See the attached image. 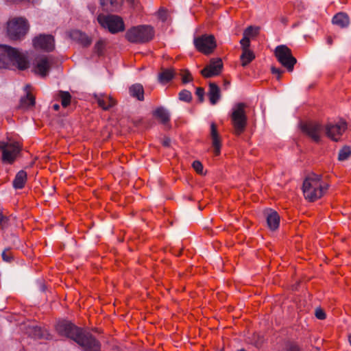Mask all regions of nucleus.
I'll list each match as a JSON object with an SVG mask.
<instances>
[{
  "label": "nucleus",
  "instance_id": "43",
  "mask_svg": "<svg viewBox=\"0 0 351 351\" xmlns=\"http://www.w3.org/2000/svg\"><path fill=\"white\" fill-rule=\"evenodd\" d=\"M283 351H300V349L297 345L291 343L287 344Z\"/></svg>",
  "mask_w": 351,
  "mask_h": 351
},
{
  "label": "nucleus",
  "instance_id": "17",
  "mask_svg": "<svg viewBox=\"0 0 351 351\" xmlns=\"http://www.w3.org/2000/svg\"><path fill=\"white\" fill-rule=\"evenodd\" d=\"M210 137L214 149V154L215 156H218L220 154L221 144L217 125L215 123H211L210 124Z\"/></svg>",
  "mask_w": 351,
  "mask_h": 351
},
{
  "label": "nucleus",
  "instance_id": "41",
  "mask_svg": "<svg viewBox=\"0 0 351 351\" xmlns=\"http://www.w3.org/2000/svg\"><path fill=\"white\" fill-rule=\"evenodd\" d=\"M315 315L317 319H321V320H323L326 318L325 312L323 311V309H322L320 308H317L315 309Z\"/></svg>",
  "mask_w": 351,
  "mask_h": 351
},
{
  "label": "nucleus",
  "instance_id": "8",
  "mask_svg": "<svg viewBox=\"0 0 351 351\" xmlns=\"http://www.w3.org/2000/svg\"><path fill=\"white\" fill-rule=\"evenodd\" d=\"M28 25L25 19H14L8 23V35L12 40H20L26 34Z\"/></svg>",
  "mask_w": 351,
  "mask_h": 351
},
{
  "label": "nucleus",
  "instance_id": "35",
  "mask_svg": "<svg viewBox=\"0 0 351 351\" xmlns=\"http://www.w3.org/2000/svg\"><path fill=\"white\" fill-rule=\"evenodd\" d=\"M182 76V81L184 84L188 83L193 80V77L188 70H182L180 73Z\"/></svg>",
  "mask_w": 351,
  "mask_h": 351
},
{
  "label": "nucleus",
  "instance_id": "3",
  "mask_svg": "<svg viewBox=\"0 0 351 351\" xmlns=\"http://www.w3.org/2000/svg\"><path fill=\"white\" fill-rule=\"evenodd\" d=\"M3 49V54H0V69L7 68L8 62L7 59L19 70H25L29 66L27 57L15 48L0 45Z\"/></svg>",
  "mask_w": 351,
  "mask_h": 351
},
{
  "label": "nucleus",
  "instance_id": "9",
  "mask_svg": "<svg viewBox=\"0 0 351 351\" xmlns=\"http://www.w3.org/2000/svg\"><path fill=\"white\" fill-rule=\"evenodd\" d=\"M98 23L104 28L108 29L112 34L123 32L125 28L123 19L116 15H102L97 17Z\"/></svg>",
  "mask_w": 351,
  "mask_h": 351
},
{
  "label": "nucleus",
  "instance_id": "5",
  "mask_svg": "<svg viewBox=\"0 0 351 351\" xmlns=\"http://www.w3.org/2000/svg\"><path fill=\"white\" fill-rule=\"evenodd\" d=\"M246 107L245 104L241 102L235 104L232 109L230 118L234 128V133L237 136L241 135L247 126Z\"/></svg>",
  "mask_w": 351,
  "mask_h": 351
},
{
  "label": "nucleus",
  "instance_id": "19",
  "mask_svg": "<svg viewBox=\"0 0 351 351\" xmlns=\"http://www.w3.org/2000/svg\"><path fill=\"white\" fill-rule=\"evenodd\" d=\"M210 102L212 105H215L221 98V92L219 87L214 82L209 83V89L208 93Z\"/></svg>",
  "mask_w": 351,
  "mask_h": 351
},
{
  "label": "nucleus",
  "instance_id": "47",
  "mask_svg": "<svg viewBox=\"0 0 351 351\" xmlns=\"http://www.w3.org/2000/svg\"><path fill=\"white\" fill-rule=\"evenodd\" d=\"M52 108L54 110L57 111L60 109V106L58 104H55L53 105Z\"/></svg>",
  "mask_w": 351,
  "mask_h": 351
},
{
  "label": "nucleus",
  "instance_id": "13",
  "mask_svg": "<svg viewBox=\"0 0 351 351\" xmlns=\"http://www.w3.org/2000/svg\"><path fill=\"white\" fill-rule=\"evenodd\" d=\"M223 69V62L221 58H213L210 64L206 66L202 71L201 74L206 78L219 75Z\"/></svg>",
  "mask_w": 351,
  "mask_h": 351
},
{
  "label": "nucleus",
  "instance_id": "24",
  "mask_svg": "<svg viewBox=\"0 0 351 351\" xmlns=\"http://www.w3.org/2000/svg\"><path fill=\"white\" fill-rule=\"evenodd\" d=\"M332 23L341 27H346L350 23L348 16L343 12H339L332 18Z\"/></svg>",
  "mask_w": 351,
  "mask_h": 351
},
{
  "label": "nucleus",
  "instance_id": "22",
  "mask_svg": "<svg viewBox=\"0 0 351 351\" xmlns=\"http://www.w3.org/2000/svg\"><path fill=\"white\" fill-rule=\"evenodd\" d=\"M130 95L138 101L144 100V88L141 84H134L129 88Z\"/></svg>",
  "mask_w": 351,
  "mask_h": 351
},
{
  "label": "nucleus",
  "instance_id": "38",
  "mask_svg": "<svg viewBox=\"0 0 351 351\" xmlns=\"http://www.w3.org/2000/svg\"><path fill=\"white\" fill-rule=\"evenodd\" d=\"M192 166H193V169H195V171L197 173H199V174L203 173V165L199 161H198V160L194 161L192 164Z\"/></svg>",
  "mask_w": 351,
  "mask_h": 351
},
{
  "label": "nucleus",
  "instance_id": "34",
  "mask_svg": "<svg viewBox=\"0 0 351 351\" xmlns=\"http://www.w3.org/2000/svg\"><path fill=\"white\" fill-rule=\"evenodd\" d=\"M179 99L181 101L189 102L192 99V95L190 91L182 90L179 93Z\"/></svg>",
  "mask_w": 351,
  "mask_h": 351
},
{
  "label": "nucleus",
  "instance_id": "50",
  "mask_svg": "<svg viewBox=\"0 0 351 351\" xmlns=\"http://www.w3.org/2000/svg\"><path fill=\"white\" fill-rule=\"evenodd\" d=\"M182 250H180L179 252H178L177 256H180L181 254Z\"/></svg>",
  "mask_w": 351,
  "mask_h": 351
},
{
  "label": "nucleus",
  "instance_id": "14",
  "mask_svg": "<svg viewBox=\"0 0 351 351\" xmlns=\"http://www.w3.org/2000/svg\"><path fill=\"white\" fill-rule=\"evenodd\" d=\"M346 129V125L344 123L337 124L328 123L325 127V132L328 138L334 141H338Z\"/></svg>",
  "mask_w": 351,
  "mask_h": 351
},
{
  "label": "nucleus",
  "instance_id": "30",
  "mask_svg": "<svg viewBox=\"0 0 351 351\" xmlns=\"http://www.w3.org/2000/svg\"><path fill=\"white\" fill-rule=\"evenodd\" d=\"M106 46V41L104 39H99L94 45L93 51L98 56H103L104 54L105 48Z\"/></svg>",
  "mask_w": 351,
  "mask_h": 351
},
{
  "label": "nucleus",
  "instance_id": "16",
  "mask_svg": "<svg viewBox=\"0 0 351 351\" xmlns=\"http://www.w3.org/2000/svg\"><path fill=\"white\" fill-rule=\"evenodd\" d=\"M51 69V62L49 58L42 57L39 58L34 68V72L42 77H45Z\"/></svg>",
  "mask_w": 351,
  "mask_h": 351
},
{
  "label": "nucleus",
  "instance_id": "40",
  "mask_svg": "<svg viewBox=\"0 0 351 351\" xmlns=\"http://www.w3.org/2000/svg\"><path fill=\"white\" fill-rule=\"evenodd\" d=\"M195 94L198 97L199 102L202 103L204 100V89L202 87L197 88Z\"/></svg>",
  "mask_w": 351,
  "mask_h": 351
},
{
  "label": "nucleus",
  "instance_id": "29",
  "mask_svg": "<svg viewBox=\"0 0 351 351\" xmlns=\"http://www.w3.org/2000/svg\"><path fill=\"white\" fill-rule=\"evenodd\" d=\"M32 334L36 339H51V335L48 331L45 329H43L40 327L35 326L32 329Z\"/></svg>",
  "mask_w": 351,
  "mask_h": 351
},
{
  "label": "nucleus",
  "instance_id": "32",
  "mask_svg": "<svg viewBox=\"0 0 351 351\" xmlns=\"http://www.w3.org/2000/svg\"><path fill=\"white\" fill-rule=\"evenodd\" d=\"M351 156V147L349 146H344L339 150L338 159L340 161L347 160Z\"/></svg>",
  "mask_w": 351,
  "mask_h": 351
},
{
  "label": "nucleus",
  "instance_id": "33",
  "mask_svg": "<svg viewBox=\"0 0 351 351\" xmlns=\"http://www.w3.org/2000/svg\"><path fill=\"white\" fill-rule=\"evenodd\" d=\"M258 27L249 26L244 30L243 36L247 38L254 37L258 34Z\"/></svg>",
  "mask_w": 351,
  "mask_h": 351
},
{
  "label": "nucleus",
  "instance_id": "25",
  "mask_svg": "<svg viewBox=\"0 0 351 351\" xmlns=\"http://www.w3.org/2000/svg\"><path fill=\"white\" fill-rule=\"evenodd\" d=\"M27 181V173L21 170L17 173L13 181V186L15 189H23Z\"/></svg>",
  "mask_w": 351,
  "mask_h": 351
},
{
  "label": "nucleus",
  "instance_id": "31",
  "mask_svg": "<svg viewBox=\"0 0 351 351\" xmlns=\"http://www.w3.org/2000/svg\"><path fill=\"white\" fill-rule=\"evenodd\" d=\"M58 96L61 99V104L64 108H66L71 103V95L67 91L60 90Z\"/></svg>",
  "mask_w": 351,
  "mask_h": 351
},
{
  "label": "nucleus",
  "instance_id": "4",
  "mask_svg": "<svg viewBox=\"0 0 351 351\" xmlns=\"http://www.w3.org/2000/svg\"><path fill=\"white\" fill-rule=\"evenodd\" d=\"M155 32L151 25H141L132 27L127 30L125 38L135 44H144L151 41L154 37Z\"/></svg>",
  "mask_w": 351,
  "mask_h": 351
},
{
  "label": "nucleus",
  "instance_id": "48",
  "mask_svg": "<svg viewBox=\"0 0 351 351\" xmlns=\"http://www.w3.org/2000/svg\"><path fill=\"white\" fill-rule=\"evenodd\" d=\"M281 21H282V23H286V22H287V19H286L285 18L282 17V18L281 19Z\"/></svg>",
  "mask_w": 351,
  "mask_h": 351
},
{
  "label": "nucleus",
  "instance_id": "37",
  "mask_svg": "<svg viewBox=\"0 0 351 351\" xmlns=\"http://www.w3.org/2000/svg\"><path fill=\"white\" fill-rule=\"evenodd\" d=\"M158 18L162 21H166L169 16V14L166 9L160 8L158 12Z\"/></svg>",
  "mask_w": 351,
  "mask_h": 351
},
{
  "label": "nucleus",
  "instance_id": "18",
  "mask_svg": "<svg viewBox=\"0 0 351 351\" xmlns=\"http://www.w3.org/2000/svg\"><path fill=\"white\" fill-rule=\"evenodd\" d=\"M70 37L85 47L90 46L92 43V39L80 30L75 29L71 31L70 32Z\"/></svg>",
  "mask_w": 351,
  "mask_h": 351
},
{
  "label": "nucleus",
  "instance_id": "42",
  "mask_svg": "<svg viewBox=\"0 0 351 351\" xmlns=\"http://www.w3.org/2000/svg\"><path fill=\"white\" fill-rule=\"evenodd\" d=\"M271 73L274 75H276L277 80H280L282 75V73H283V71L280 68H276L275 66H271Z\"/></svg>",
  "mask_w": 351,
  "mask_h": 351
},
{
  "label": "nucleus",
  "instance_id": "10",
  "mask_svg": "<svg viewBox=\"0 0 351 351\" xmlns=\"http://www.w3.org/2000/svg\"><path fill=\"white\" fill-rule=\"evenodd\" d=\"M194 45L196 49L205 54L212 53L217 47L215 38L213 35H202L194 38Z\"/></svg>",
  "mask_w": 351,
  "mask_h": 351
},
{
  "label": "nucleus",
  "instance_id": "1",
  "mask_svg": "<svg viewBox=\"0 0 351 351\" xmlns=\"http://www.w3.org/2000/svg\"><path fill=\"white\" fill-rule=\"evenodd\" d=\"M58 335L69 338L80 346L84 351H101V343L89 332L71 322L62 320L56 325Z\"/></svg>",
  "mask_w": 351,
  "mask_h": 351
},
{
  "label": "nucleus",
  "instance_id": "7",
  "mask_svg": "<svg viewBox=\"0 0 351 351\" xmlns=\"http://www.w3.org/2000/svg\"><path fill=\"white\" fill-rule=\"evenodd\" d=\"M274 54L278 61L287 69L288 71L293 70L297 60L292 55L291 50L285 45H278L274 50Z\"/></svg>",
  "mask_w": 351,
  "mask_h": 351
},
{
  "label": "nucleus",
  "instance_id": "26",
  "mask_svg": "<svg viewBox=\"0 0 351 351\" xmlns=\"http://www.w3.org/2000/svg\"><path fill=\"white\" fill-rule=\"evenodd\" d=\"M35 105V97L29 92H27L26 95L22 97L20 100V108L27 109L33 107Z\"/></svg>",
  "mask_w": 351,
  "mask_h": 351
},
{
  "label": "nucleus",
  "instance_id": "28",
  "mask_svg": "<svg viewBox=\"0 0 351 351\" xmlns=\"http://www.w3.org/2000/svg\"><path fill=\"white\" fill-rule=\"evenodd\" d=\"M255 58V54L252 50L242 51L240 60L243 66H246Z\"/></svg>",
  "mask_w": 351,
  "mask_h": 351
},
{
  "label": "nucleus",
  "instance_id": "11",
  "mask_svg": "<svg viewBox=\"0 0 351 351\" xmlns=\"http://www.w3.org/2000/svg\"><path fill=\"white\" fill-rule=\"evenodd\" d=\"M302 131L315 143L319 142L324 127L319 123L308 121L302 124Z\"/></svg>",
  "mask_w": 351,
  "mask_h": 351
},
{
  "label": "nucleus",
  "instance_id": "49",
  "mask_svg": "<svg viewBox=\"0 0 351 351\" xmlns=\"http://www.w3.org/2000/svg\"><path fill=\"white\" fill-rule=\"evenodd\" d=\"M348 341H349V343L351 346V334L348 335Z\"/></svg>",
  "mask_w": 351,
  "mask_h": 351
},
{
  "label": "nucleus",
  "instance_id": "46",
  "mask_svg": "<svg viewBox=\"0 0 351 351\" xmlns=\"http://www.w3.org/2000/svg\"><path fill=\"white\" fill-rule=\"evenodd\" d=\"M326 43L329 45H332V43H333L332 38L331 36H328L327 38H326Z\"/></svg>",
  "mask_w": 351,
  "mask_h": 351
},
{
  "label": "nucleus",
  "instance_id": "23",
  "mask_svg": "<svg viewBox=\"0 0 351 351\" xmlns=\"http://www.w3.org/2000/svg\"><path fill=\"white\" fill-rule=\"evenodd\" d=\"M153 115L160 120L163 125L167 124L170 121V116L168 111L163 107L157 108L154 112Z\"/></svg>",
  "mask_w": 351,
  "mask_h": 351
},
{
  "label": "nucleus",
  "instance_id": "39",
  "mask_svg": "<svg viewBox=\"0 0 351 351\" xmlns=\"http://www.w3.org/2000/svg\"><path fill=\"white\" fill-rule=\"evenodd\" d=\"M12 254L10 252V250L6 249L2 252V258L4 261L10 263L12 260Z\"/></svg>",
  "mask_w": 351,
  "mask_h": 351
},
{
  "label": "nucleus",
  "instance_id": "21",
  "mask_svg": "<svg viewBox=\"0 0 351 351\" xmlns=\"http://www.w3.org/2000/svg\"><path fill=\"white\" fill-rule=\"evenodd\" d=\"M121 0H100L104 10L107 12L117 11L121 5Z\"/></svg>",
  "mask_w": 351,
  "mask_h": 351
},
{
  "label": "nucleus",
  "instance_id": "6",
  "mask_svg": "<svg viewBox=\"0 0 351 351\" xmlns=\"http://www.w3.org/2000/svg\"><path fill=\"white\" fill-rule=\"evenodd\" d=\"M21 147L18 142L8 140L0 141V151L2 153V161L12 164L20 153Z\"/></svg>",
  "mask_w": 351,
  "mask_h": 351
},
{
  "label": "nucleus",
  "instance_id": "44",
  "mask_svg": "<svg viewBox=\"0 0 351 351\" xmlns=\"http://www.w3.org/2000/svg\"><path fill=\"white\" fill-rule=\"evenodd\" d=\"M170 143H171L170 138L168 137H165L162 140V144L163 146L168 147L170 146Z\"/></svg>",
  "mask_w": 351,
  "mask_h": 351
},
{
  "label": "nucleus",
  "instance_id": "15",
  "mask_svg": "<svg viewBox=\"0 0 351 351\" xmlns=\"http://www.w3.org/2000/svg\"><path fill=\"white\" fill-rule=\"evenodd\" d=\"M93 97L98 106L104 110H108L117 104V101L111 96L107 95L95 94Z\"/></svg>",
  "mask_w": 351,
  "mask_h": 351
},
{
  "label": "nucleus",
  "instance_id": "27",
  "mask_svg": "<svg viewBox=\"0 0 351 351\" xmlns=\"http://www.w3.org/2000/svg\"><path fill=\"white\" fill-rule=\"evenodd\" d=\"M174 74L173 69H162L158 75V80L162 84L167 83L173 79Z\"/></svg>",
  "mask_w": 351,
  "mask_h": 351
},
{
  "label": "nucleus",
  "instance_id": "45",
  "mask_svg": "<svg viewBox=\"0 0 351 351\" xmlns=\"http://www.w3.org/2000/svg\"><path fill=\"white\" fill-rule=\"evenodd\" d=\"M7 221V217H5L2 212L0 210V225H1L2 223H5Z\"/></svg>",
  "mask_w": 351,
  "mask_h": 351
},
{
  "label": "nucleus",
  "instance_id": "20",
  "mask_svg": "<svg viewBox=\"0 0 351 351\" xmlns=\"http://www.w3.org/2000/svg\"><path fill=\"white\" fill-rule=\"evenodd\" d=\"M280 223V216L277 212L270 210L269 213L267 215V223L268 227L271 230L278 229Z\"/></svg>",
  "mask_w": 351,
  "mask_h": 351
},
{
  "label": "nucleus",
  "instance_id": "12",
  "mask_svg": "<svg viewBox=\"0 0 351 351\" xmlns=\"http://www.w3.org/2000/svg\"><path fill=\"white\" fill-rule=\"evenodd\" d=\"M33 45L36 49L51 51L55 47L54 38L49 34H40L34 38Z\"/></svg>",
  "mask_w": 351,
  "mask_h": 351
},
{
  "label": "nucleus",
  "instance_id": "2",
  "mask_svg": "<svg viewBox=\"0 0 351 351\" xmlns=\"http://www.w3.org/2000/svg\"><path fill=\"white\" fill-rule=\"evenodd\" d=\"M328 185L322 179L321 175L309 174L303 182V193L306 199L314 202L322 197L328 190Z\"/></svg>",
  "mask_w": 351,
  "mask_h": 351
},
{
  "label": "nucleus",
  "instance_id": "36",
  "mask_svg": "<svg viewBox=\"0 0 351 351\" xmlns=\"http://www.w3.org/2000/svg\"><path fill=\"white\" fill-rule=\"evenodd\" d=\"M240 44H241L242 51L250 50V38L243 36V38L240 40Z\"/></svg>",
  "mask_w": 351,
  "mask_h": 351
}]
</instances>
